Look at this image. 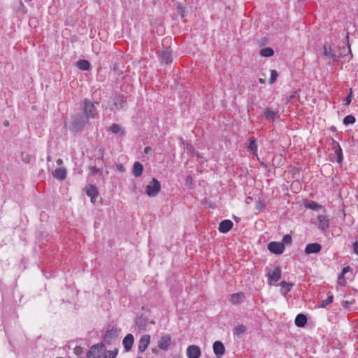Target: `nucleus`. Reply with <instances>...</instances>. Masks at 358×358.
I'll return each mask as SVG.
<instances>
[{"mask_svg":"<svg viewBox=\"0 0 358 358\" xmlns=\"http://www.w3.org/2000/svg\"><path fill=\"white\" fill-rule=\"evenodd\" d=\"M150 341V337L148 334L141 336L138 342V350L143 352L148 348Z\"/></svg>","mask_w":358,"mask_h":358,"instance_id":"15","label":"nucleus"},{"mask_svg":"<svg viewBox=\"0 0 358 358\" xmlns=\"http://www.w3.org/2000/svg\"><path fill=\"white\" fill-rule=\"evenodd\" d=\"M268 250L275 255H281L285 251V245L280 242L272 241L268 244Z\"/></svg>","mask_w":358,"mask_h":358,"instance_id":"7","label":"nucleus"},{"mask_svg":"<svg viewBox=\"0 0 358 358\" xmlns=\"http://www.w3.org/2000/svg\"><path fill=\"white\" fill-rule=\"evenodd\" d=\"M4 125L5 126H8V122L6 121L5 123H4Z\"/></svg>","mask_w":358,"mask_h":358,"instance_id":"51","label":"nucleus"},{"mask_svg":"<svg viewBox=\"0 0 358 358\" xmlns=\"http://www.w3.org/2000/svg\"><path fill=\"white\" fill-rule=\"evenodd\" d=\"M298 97V94L296 92H292V94L287 97V101L292 102L293 99H296Z\"/></svg>","mask_w":358,"mask_h":358,"instance_id":"40","label":"nucleus"},{"mask_svg":"<svg viewBox=\"0 0 358 358\" xmlns=\"http://www.w3.org/2000/svg\"><path fill=\"white\" fill-rule=\"evenodd\" d=\"M86 120L82 115L74 117L70 126V130L75 133L80 131L86 124Z\"/></svg>","mask_w":358,"mask_h":358,"instance_id":"3","label":"nucleus"},{"mask_svg":"<svg viewBox=\"0 0 358 358\" xmlns=\"http://www.w3.org/2000/svg\"><path fill=\"white\" fill-rule=\"evenodd\" d=\"M356 121L355 117L351 115H347L343 119V124L345 125L353 124Z\"/></svg>","mask_w":358,"mask_h":358,"instance_id":"35","label":"nucleus"},{"mask_svg":"<svg viewBox=\"0 0 358 358\" xmlns=\"http://www.w3.org/2000/svg\"><path fill=\"white\" fill-rule=\"evenodd\" d=\"M344 275H345L344 274L341 273L338 277V282L340 285H344L345 283V280L344 278Z\"/></svg>","mask_w":358,"mask_h":358,"instance_id":"41","label":"nucleus"},{"mask_svg":"<svg viewBox=\"0 0 358 358\" xmlns=\"http://www.w3.org/2000/svg\"><path fill=\"white\" fill-rule=\"evenodd\" d=\"M264 115L266 118L271 119L272 120H274L278 117V111H274L270 108H266L264 110Z\"/></svg>","mask_w":358,"mask_h":358,"instance_id":"27","label":"nucleus"},{"mask_svg":"<svg viewBox=\"0 0 358 358\" xmlns=\"http://www.w3.org/2000/svg\"><path fill=\"white\" fill-rule=\"evenodd\" d=\"M92 170H93L94 173H97L98 172V169H96L95 167H94Z\"/></svg>","mask_w":358,"mask_h":358,"instance_id":"48","label":"nucleus"},{"mask_svg":"<svg viewBox=\"0 0 358 358\" xmlns=\"http://www.w3.org/2000/svg\"><path fill=\"white\" fill-rule=\"evenodd\" d=\"M76 66L80 70L87 71L90 69V64L87 60L80 59L77 62Z\"/></svg>","mask_w":358,"mask_h":358,"instance_id":"25","label":"nucleus"},{"mask_svg":"<svg viewBox=\"0 0 358 358\" xmlns=\"http://www.w3.org/2000/svg\"><path fill=\"white\" fill-rule=\"evenodd\" d=\"M151 151H152V148L150 147H149V146L145 147V149H144V153H145V154H148Z\"/></svg>","mask_w":358,"mask_h":358,"instance_id":"45","label":"nucleus"},{"mask_svg":"<svg viewBox=\"0 0 358 358\" xmlns=\"http://www.w3.org/2000/svg\"><path fill=\"white\" fill-rule=\"evenodd\" d=\"M278 76V73L277 71L273 70V69L271 70V77L269 79V83L273 84L276 81Z\"/></svg>","mask_w":358,"mask_h":358,"instance_id":"36","label":"nucleus"},{"mask_svg":"<svg viewBox=\"0 0 358 358\" xmlns=\"http://www.w3.org/2000/svg\"><path fill=\"white\" fill-rule=\"evenodd\" d=\"M348 50H349L350 54L352 55L351 50H350V47H349V46H348Z\"/></svg>","mask_w":358,"mask_h":358,"instance_id":"52","label":"nucleus"},{"mask_svg":"<svg viewBox=\"0 0 358 358\" xmlns=\"http://www.w3.org/2000/svg\"><path fill=\"white\" fill-rule=\"evenodd\" d=\"M247 331L246 326L243 324H238L234 329V336H241L242 334H245Z\"/></svg>","mask_w":358,"mask_h":358,"instance_id":"24","label":"nucleus"},{"mask_svg":"<svg viewBox=\"0 0 358 358\" xmlns=\"http://www.w3.org/2000/svg\"><path fill=\"white\" fill-rule=\"evenodd\" d=\"M333 144H334V149L335 150V154L337 156V162L341 163L343 161V151L342 149L338 142H336L334 139Z\"/></svg>","mask_w":358,"mask_h":358,"instance_id":"19","label":"nucleus"},{"mask_svg":"<svg viewBox=\"0 0 358 358\" xmlns=\"http://www.w3.org/2000/svg\"><path fill=\"white\" fill-rule=\"evenodd\" d=\"M352 248H353L354 253L356 254L357 255H358V243H357V241H355L353 243Z\"/></svg>","mask_w":358,"mask_h":358,"instance_id":"42","label":"nucleus"},{"mask_svg":"<svg viewBox=\"0 0 358 358\" xmlns=\"http://www.w3.org/2000/svg\"><path fill=\"white\" fill-rule=\"evenodd\" d=\"M22 160L26 163H29L31 161V156L26 152H22Z\"/></svg>","mask_w":358,"mask_h":358,"instance_id":"39","label":"nucleus"},{"mask_svg":"<svg viewBox=\"0 0 358 358\" xmlns=\"http://www.w3.org/2000/svg\"><path fill=\"white\" fill-rule=\"evenodd\" d=\"M245 299V294L243 292H237L230 296V302L234 305L241 304Z\"/></svg>","mask_w":358,"mask_h":358,"instance_id":"18","label":"nucleus"},{"mask_svg":"<svg viewBox=\"0 0 358 358\" xmlns=\"http://www.w3.org/2000/svg\"><path fill=\"white\" fill-rule=\"evenodd\" d=\"M349 270H350V267H349V266L344 267V268H343V270H342V272H341V273H342L343 274H344V275H345L347 272H348V271H349Z\"/></svg>","mask_w":358,"mask_h":358,"instance_id":"46","label":"nucleus"},{"mask_svg":"<svg viewBox=\"0 0 358 358\" xmlns=\"http://www.w3.org/2000/svg\"><path fill=\"white\" fill-rule=\"evenodd\" d=\"M120 331V329L114 327L110 329H108L104 335V341L106 342L110 343L111 341L117 338L118 337Z\"/></svg>","mask_w":358,"mask_h":358,"instance_id":"10","label":"nucleus"},{"mask_svg":"<svg viewBox=\"0 0 358 358\" xmlns=\"http://www.w3.org/2000/svg\"><path fill=\"white\" fill-rule=\"evenodd\" d=\"M134 338L132 334H128L123 339L122 344L126 352L131 350L134 345Z\"/></svg>","mask_w":358,"mask_h":358,"instance_id":"17","label":"nucleus"},{"mask_svg":"<svg viewBox=\"0 0 358 358\" xmlns=\"http://www.w3.org/2000/svg\"><path fill=\"white\" fill-rule=\"evenodd\" d=\"M83 112L86 119L94 118L98 115V112L94 104L88 100H85L84 101Z\"/></svg>","mask_w":358,"mask_h":358,"instance_id":"4","label":"nucleus"},{"mask_svg":"<svg viewBox=\"0 0 358 358\" xmlns=\"http://www.w3.org/2000/svg\"><path fill=\"white\" fill-rule=\"evenodd\" d=\"M143 171V165L140 162H136L133 166V175L136 177H140L142 175Z\"/></svg>","mask_w":358,"mask_h":358,"instance_id":"23","label":"nucleus"},{"mask_svg":"<svg viewBox=\"0 0 358 358\" xmlns=\"http://www.w3.org/2000/svg\"><path fill=\"white\" fill-rule=\"evenodd\" d=\"M259 81H260L261 83H264V80H263V79H262V78H260V79H259Z\"/></svg>","mask_w":358,"mask_h":358,"instance_id":"53","label":"nucleus"},{"mask_svg":"<svg viewBox=\"0 0 358 358\" xmlns=\"http://www.w3.org/2000/svg\"><path fill=\"white\" fill-rule=\"evenodd\" d=\"M281 276V270L279 267H275L273 271L268 272V282L272 285L278 282Z\"/></svg>","mask_w":358,"mask_h":358,"instance_id":"8","label":"nucleus"},{"mask_svg":"<svg viewBox=\"0 0 358 358\" xmlns=\"http://www.w3.org/2000/svg\"><path fill=\"white\" fill-rule=\"evenodd\" d=\"M81 352H82V348H81L77 347V348H75V352L77 355H79Z\"/></svg>","mask_w":358,"mask_h":358,"instance_id":"47","label":"nucleus"},{"mask_svg":"<svg viewBox=\"0 0 358 358\" xmlns=\"http://www.w3.org/2000/svg\"><path fill=\"white\" fill-rule=\"evenodd\" d=\"M331 131H336V127H334V126H333V127H331Z\"/></svg>","mask_w":358,"mask_h":358,"instance_id":"50","label":"nucleus"},{"mask_svg":"<svg viewBox=\"0 0 358 358\" xmlns=\"http://www.w3.org/2000/svg\"><path fill=\"white\" fill-rule=\"evenodd\" d=\"M62 162V160L61 159H59L57 160V164H61Z\"/></svg>","mask_w":358,"mask_h":358,"instance_id":"49","label":"nucleus"},{"mask_svg":"<svg viewBox=\"0 0 358 358\" xmlns=\"http://www.w3.org/2000/svg\"><path fill=\"white\" fill-rule=\"evenodd\" d=\"M171 336L168 334L164 335L161 337L159 341H158V348L160 350H167L169 345H171Z\"/></svg>","mask_w":358,"mask_h":358,"instance_id":"11","label":"nucleus"},{"mask_svg":"<svg viewBox=\"0 0 358 358\" xmlns=\"http://www.w3.org/2000/svg\"><path fill=\"white\" fill-rule=\"evenodd\" d=\"M233 225L230 220H224L220 223L218 229L221 233L226 234L231 229Z\"/></svg>","mask_w":358,"mask_h":358,"instance_id":"16","label":"nucleus"},{"mask_svg":"<svg viewBox=\"0 0 358 358\" xmlns=\"http://www.w3.org/2000/svg\"><path fill=\"white\" fill-rule=\"evenodd\" d=\"M292 243V236L289 234H287L285 236H283V238H282V242L281 243H283V245H285V244H291Z\"/></svg>","mask_w":358,"mask_h":358,"instance_id":"37","label":"nucleus"},{"mask_svg":"<svg viewBox=\"0 0 358 358\" xmlns=\"http://www.w3.org/2000/svg\"><path fill=\"white\" fill-rule=\"evenodd\" d=\"M319 222L318 229L322 231H325L329 227V220L326 215H320L317 216Z\"/></svg>","mask_w":358,"mask_h":358,"instance_id":"12","label":"nucleus"},{"mask_svg":"<svg viewBox=\"0 0 358 358\" xmlns=\"http://www.w3.org/2000/svg\"><path fill=\"white\" fill-rule=\"evenodd\" d=\"M105 350V345L99 343L93 345L87 353V358H101V355Z\"/></svg>","mask_w":358,"mask_h":358,"instance_id":"2","label":"nucleus"},{"mask_svg":"<svg viewBox=\"0 0 358 358\" xmlns=\"http://www.w3.org/2000/svg\"><path fill=\"white\" fill-rule=\"evenodd\" d=\"M334 296L330 295L327 299L322 300L320 306V308H326L328 305L332 303Z\"/></svg>","mask_w":358,"mask_h":358,"instance_id":"34","label":"nucleus"},{"mask_svg":"<svg viewBox=\"0 0 358 358\" xmlns=\"http://www.w3.org/2000/svg\"><path fill=\"white\" fill-rule=\"evenodd\" d=\"M305 207L306 208H309L313 210H318L321 208V206L319 205L317 203L313 201H308L304 204Z\"/></svg>","mask_w":358,"mask_h":358,"instance_id":"29","label":"nucleus"},{"mask_svg":"<svg viewBox=\"0 0 358 358\" xmlns=\"http://www.w3.org/2000/svg\"><path fill=\"white\" fill-rule=\"evenodd\" d=\"M352 303V302H350V301H343V302H342V306H343V308H348V306H349L350 305H351Z\"/></svg>","mask_w":358,"mask_h":358,"instance_id":"43","label":"nucleus"},{"mask_svg":"<svg viewBox=\"0 0 358 358\" xmlns=\"http://www.w3.org/2000/svg\"><path fill=\"white\" fill-rule=\"evenodd\" d=\"M138 358H141V357H138Z\"/></svg>","mask_w":358,"mask_h":358,"instance_id":"54","label":"nucleus"},{"mask_svg":"<svg viewBox=\"0 0 358 358\" xmlns=\"http://www.w3.org/2000/svg\"><path fill=\"white\" fill-rule=\"evenodd\" d=\"M280 286H281L282 289L285 291L284 294H286L288 292L290 291L293 285L291 283H288L285 281H282L280 282Z\"/></svg>","mask_w":358,"mask_h":358,"instance_id":"33","label":"nucleus"},{"mask_svg":"<svg viewBox=\"0 0 358 358\" xmlns=\"http://www.w3.org/2000/svg\"><path fill=\"white\" fill-rule=\"evenodd\" d=\"M294 322L297 327H303L307 323V317L303 314H299L296 315Z\"/></svg>","mask_w":358,"mask_h":358,"instance_id":"22","label":"nucleus"},{"mask_svg":"<svg viewBox=\"0 0 358 358\" xmlns=\"http://www.w3.org/2000/svg\"><path fill=\"white\" fill-rule=\"evenodd\" d=\"M213 352L217 358H220L224 354L225 348L221 341H215L213 343Z\"/></svg>","mask_w":358,"mask_h":358,"instance_id":"14","label":"nucleus"},{"mask_svg":"<svg viewBox=\"0 0 358 358\" xmlns=\"http://www.w3.org/2000/svg\"><path fill=\"white\" fill-rule=\"evenodd\" d=\"M264 208V204L262 202L257 203L256 208L258 210H262Z\"/></svg>","mask_w":358,"mask_h":358,"instance_id":"44","label":"nucleus"},{"mask_svg":"<svg viewBox=\"0 0 358 358\" xmlns=\"http://www.w3.org/2000/svg\"><path fill=\"white\" fill-rule=\"evenodd\" d=\"M160 58L162 62L169 64L172 62L171 53L169 49H166L162 51Z\"/></svg>","mask_w":358,"mask_h":358,"instance_id":"20","label":"nucleus"},{"mask_svg":"<svg viewBox=\"0 0 358 358\" xmlns=\"http://www.w3.org/2000/svg\"><path fill=\"white\" fill-rule=\"evenodd\" d=\"M259 54L262 57H270L274 55V51L271 48H265L260 50Z\"/></svg>","mask_w":358,"mask_h":358,"instance_id":"30","label":"nucleus"},{"mask_svg":"<svg viewBox=\"0 0 358 358\" xmlns=\"http://www.w3.org/2000/svg\"><path fill=\"white\" fill-rule=\"evenodd\" d=\"M186 352L188 358H199L201 356V350L195 345L188 346Z\"/></svg>","mask_w":358,"mask_h":358,"instance_id":"9","label":"nucleus"},{"mask_svg":"<svg viewBox=\"0 0 358 358\" xmlns=\"http://www.w3.org/2000/svg\"><path fill=\"white\" fill-rule=\"evenodd\" d=\"M113 102V105L110 106L111 110H117L124 108L126 106V101L123 95L115 96Z\"/></svg>","mask_w":358,"mask_h":358,"instance_id":"6","label":"nucleus"},{"mask_svg":"<svg viewBox=\"0 0 358 358\" xmlns=\"http://www.w3.org/2000/svg\"><path fill=\"white\" fill-rule=\"evenodd\" d=\"M248 148L252 151L254 155H257V145L256 144V140L253 139L250 141V144L248 145Z\"/></svg>","mask_w":358,"mask_h":358,"instance_id":"32","label":"nucleus"},{"mask_svg":"<svg viewBox=\"0 0 358 358\" xmlns=\"http://www.w3.org/2000/svg\"><path fill=\"white\" fill-rule=\"evenodd\" d=\"M87 194L91 197L92 202H94V199L98 195L97 189L94 186L90 185L87 189Z\"/></svg>","mask_w":358,"mask_h":358,"instance_id":"28","label":"nucleus"},{"mask_svg":"<svg viewBox=\"0 0 358 358\" xmlns=\"http://www.w3.org/2000/svg\"><path fill=\"white\" fill-rule=\"evenodd\" d=\"M160 190V182L156 178H152V180L147 185L145 192L148 196L155 197L159 194Z\"/></svg>","mask_w":358,"mask_h":358,"instance_id":"1","label":"nucleus"},{"mask_svg":"<svg viewBox=\"0 0 358 358\" xmlns=\"http://www.w3.org/2000/svg\"><path fill=\"white\" fill-rule=\"evenodd\" d=\"M322 250V246L320 243H314L306 245L305 252L307 255L319 253Z\"/></svg>","mask_w":358,"mask_h":358,"instance_id":"13","label":"nucleus"},{"mask_svg":"<svg viewBox=\"0 0 358 358\" xmlns=\"http://www.w3.org/2000/svg\"><path fill=\"white\" fill-rule=\"evenodd\" d=\"M108 131H110L113 134H120V135H124V131L122 129V128L120 127V125L117 124H113L109 128Z\"/></svg>","mask_w":358,"mask_h":358,"instance_id":"26","label":"nucleus"},{"mask_svg":"<svg viewBox=\"0 0 358 358\" xmlns=\"http://www.w3.org/2000/svg\"><path fill=\"white\" fill-rule=\"evenodd\" d=\"M53 176L60 180H64L66 176V171L64 168H57L53 172Z\"/></svg>","mask_w":358,"mask_h":358,"instance_id":"21","label":"nucleus"},{"mask_svg":"<svg viewBox=\"0 0 358 358\" xmlns=\"http://www.w3.org/2000/svg\"><path fill=\"white\" fill-rule=\"evenodd\" d=\"M323 49L324 55L328 61L329 64H331L332 62H334L339 59L340 55H337L336 50L331 46L325 44L323 47Z\"/></svg>","mask_w":358,"mask_h":358,"instance_id":"5","label":"nucleus"},{"mask_svg":"<svg viewBox=\"0 0 358 358\" xmlns=\"http://www.w3.org/2000/svg\"><path fill=\"white\" fill-rule=\"evenodd\" d=\"M118 352V350L117 348L113 350H108L105 352V354L103 356V358H115Z\"/></svg>","mask_w":358,"mask_h":358,"instance_id":"31","label":"nucleus"},{"mask_svg":"<svg viewBox=\"0 0 358 358\" xmlns=\"http://www.w3.org/2000/svg\"><path fill=\"white\" fill-rule=\"evenodd\" d=\"M352 90L350 89V92L349 94L348 95V96L346 97V99L344 101V104L345 106L350 105L352 101Z\"/></svg>","mask_w":358,"mask_h":358,"instance_id":"38","label":"nucleus"}]
</instances>
